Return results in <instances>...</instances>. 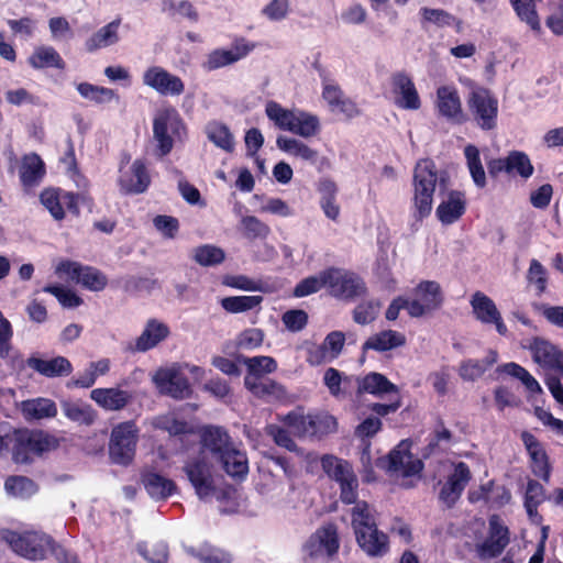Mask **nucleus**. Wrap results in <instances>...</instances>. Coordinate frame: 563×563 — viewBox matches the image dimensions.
<instances>
[{"instance_id":"2f4dec72","label":"nucleus","mask_w":563,"mask_h":563,"mask_svg":"<svg viewBox=\"0 0 563 563\" xmlns=\"http://www.w3.org/2000/svg\"><path fill=\"white\" fill-rule=\"evenodd\" d=\"M358 547L372 558L384 556L389 551L387 534L377 527L355 534Z\"/></svg>"},{"instance_id":"473e14b6","label":"nucleus","mask_w":563,"mask_h":563,"mask_svg":"<svg viewBox=\"0 0 563 563\" xmlns=\"http://www.w3.org/2000/svg\"><path fill=\"white\" fill-rule=\"evenodd\" d=\"M406 344V335L395 330H384L371 335L363 344L364 352L373 350L379 353L387 352Z\"/></svg>"},{"instance_id":"79ce46f5","label":"nucleus","mask_w":563,"mask_h":563,"mask_svg":"<svg viewBox=\"0 0 563 563\" xmlns=\"http://www.w3.org/2000/svg\"><path fill=\"white\" fill-rule=\"evenodd\" d=\"M244 385L254 396L260 398H282L286 394L280 384L268 378L245 376Z\"/></svg>"},{"instance_id":"0eeeda50","label":"nucleus","mask_w":563,"mask_h":563,"mask_svg":"<svg viewBox=\"0 0 563 563\" xmlns=\"http://www.w3.org/2000/svg\"><path fill=\"white\" fill-rule=\"evenodd\" d=\"M139 428L134 421H124L114 426L109 441V454L117 464H129L135 454Z\"/></svg>"},{"instance_id":"13d9d810","label":"nucleus","mask_w":563,"mask_h":563,"mask_svg":"<svg viewBox=\"0 0 563 563\" xmlns=\"http://www.w3.org/2000/svg\"><path fill=\"white\" fill-rule=\"evenodd\" d=\"M262 301V296H233L223 298L221 306L228 312L239 313L260 306Z\"/></svg>"},{"instance_id":"b1692460","label":"nucleus","mask_w":563,"mask_h":563,"mask_svg":"<svg viewBox=\"0 0 563 563\" xmlns=\"http://www.w3.org/2000/svg\"><path fill=\"white\" fill-rule=\"evenodd\" d=\"M435 109L449 121L462 123L464 114L459 91L454 85H441L435 93Z\"/></svg>"},{"instance_id":"603ef678","label":"nucleus","mask_w":563,"mask_h":563,"mask_svg":"<svg viewBox=\"0 0 563 563\" xmlns=\"http://www.w3.org/2000/svg\"><path fill=\"white\" fill-rule=\"evenodd\" d=\"M497 371L519 379L530 393L541 391V386L537 379L526 368L517 363L510 362L503 364L497 368Z\"/></svg>"},{"instance_id":"5fc2aeb1","label":"nucleus","mask_w":563,"mask_h":563,"mask_svg":"<svg viewBox=\"0 0 563 563\" xmlns=\"http://www.w3.org/2000/svg\"><path fill=\"white\" fill-rule=\"evenodd\" d=\"M243 363L247 367L246 376H253V378H263V375L274 373L277 369V363L271 356L245 357Z\"/></svg>"},{"instance_id":"6ab92c4d","label":"nucleus","mask_w":563,"mask_h":563,"mask_svg":"<svg viewBox=\"0 0 563 563\" xmlns=\"http://www.w3.org/2000/svg\"><path fill=\"white\" fill-rule=\"evenodd\" d=\"M533 361L545 371L563 376V353L550 341L543 338H533L528 345Z\"/></svg>"},{"instance_id":"69168bd1","label":"nucleus","mask_w":563,"mask_h":563,"mask_svg":"<svg viewBox=\"0 0 563 563\" xmlns=\"http://www.w3.org/2000/svg\"><path fill=\"white\" fill-rule=\"evenodd\" d=\"M544 500V489L536 481H529L525 497V507L530 518L537 515L538 506Z\"/></svg>"},{"instance_id":"39448f33","label":"nucleus","mask_w":563,"mask_h":563,"mask_svg":"<svg viewBox=\"0 0 563 563\" xmlns=\"http://www.w3.org/2000/svg\"><path fill=\"white\" fill-rule=\"evenodd\" d=\"M1 540L5 541L19 555L32 560H44L49 552L54 551V541L45 533L24 532L18 533L11 530L0 532Z\"/></svg>"},{"instance_id":"680f3d73","label":"nucleus","mask_w":563,"mask_h":563,"mask_svg":"<svg viewBox=\"0 0 563 563\" xmlns=\"http://www.w3.org/2000/svg\"><path fill=\"white\" fill-rule=\"evenodd\" d=\"M311 438L323 437L336 431V419L328 412L310 413Z\"/></svg>"},{"instance_id":"4be33fe9","label":"nucleus","mask_w":563,"mask_h":563,"mask_svg":"<svg viewBox=\"0 0 563 563\" xmlns=\"http://www.w3.org/2000/svg\"><path fill=\"white\" fill-rule=\"evenodd\" d=\"M252 48L253 46L243 40L236 41L230 48H216L206 55L201 63V68L205 71H213L232 65L244 58Z\"/></svg>"},{"instance_id":"e2e57ef3","label":"nucleus","mask_w":563,"mask_h":563,"mask_svg":"<svg viewBox=\"0 0 563 563\" xmlns=\"http://www.w3.org/2000/svg\"><path fill=\"white\" fill-rule=\"evenodd\" d=\"M78 284L91 291H101L106 288L108 279L97 268L84 266Z\"/></svg>"},{"instance_id":"8fccbe9b","label":"nucleus","mask_w":563,"mask_h":563,"mask_svg":"<svg viewBox=\"0 0 563 563\" xmlns=\"http://www.w3.org/2000/svg\"><path fill=\"white\" fill-rule=\"evenodd\" d=\"M327 279L328 268L319 272L316 275L308 276L296 285L294 289V296L297 298H302L316 294L323 288H327Z\"/></svg>"},{"instance_id":"052dcab7","label":"nucleus","mask_w":563,"mask_h":563,"mask_svg":"<svg viewBox=\"0 0 563 563\" xmlns=\"http://www.w3.org/2000/svg\"><path fill=\"white\" fill-rule=\"evenodd\" d=\"M192 257L201 266H212L223 262L224 252L218 246L206 244L194 249Z\"/></svg>"},{"instance_id":"bf43d9fd","label":"nucleus","mask_w":563,"mask_h":563,"mask_svg":"<svg viewBox=\"0 0 563 563\" xmlns=\"http://www.w3.org/2000/svg\"><path fill=\"white\" fill-rule=\"evenodd\" d=\"M283 422L289 427L299 438H311L310 413L296 410L283 418Z\"/></svg>"},{"instance_id":"f3484780","label":"nucleus","mask_w":563,"mask_h":563,"mask_svg":"<svg viewBox=\"0 0 563 563\" xmlns=\"http://www.w3.org/2000/svg\"><path fill=\"white\" fill-rule=\"evenodd\" d=\"M338 529L334 525H325L312 533L302 547V552L310 559H323L335 554L339 550Z\"/></svg>"},{"instance_id":"58836bf2","label":"nucleus","mask_w":563,"mask_h":563,"mask_svg":"<svg viewBox=\"0 0 563 563\" xmlns=\"http://www.w3.org/2000/svg\"><path fill=\"white\" fill-rule=\"evenodd\" d=\"M498 360L496 351H489L483 360L468 358L463 361L459 367L462 379L474 382L482 377Z\"/></svg>"},{"instance_id":"6e6552de","label":"nucleus","mask_w":563,"mask_h":563,"mask_svg":"<svg viewBox=\"0 0 563 563\" xmlns=\"http://www.w3.org/2000/svg\"><path fill=\"white\" fill-rule=\"evenodd\" d=\"M213 462L214 460L208 455L198 453L190 457L184 466V471L200 499L214 494Z\"/></svg>"},{"instance_id":"c03bdc74","label":"nucleus","mask_w":563,"mask_h":563,"mask_svg":"<svg viewBox=\"0 0 563 563\" xmlns=\"http://www.w3.org/2000/svg\"><path fill=\"white\" fill-rule=\"evenodd\" d=\"M45 174L44 163L36 154L25 155L20 168V179L25 187H33L40 183Z\"/></svg>"},{"instance_id":"4468645a","label":"nucleus","mask_w":563,"mask_h":563,"mask_svg":"<svg viewBox=\"0 0 563 563\" xmlns=\"http://www.w3.org/2000/svg\"><path fill=\"white\" fill-rule=\"evenodd\" d=\"M142 82L159 96L178 97L185 91L183 79L162 66L153 65L142 74Z\"/></svg>"},{"instance_id":"6e6d98bb","label":"nucleus","mask_w":563,"mask_h":563,"mask_svg":"<svg viewBox=\"0 0 563 563\" xmlns=\"http://www.w3.org/2000/svg\"><path fill=\"white\" fill-rule=\"evenodd\" d=\"M540 0H510L520 20L526 22L533 31H540L541 29L536 11V4Z\"/></svg>"},{"instance_id":"1a4fd4ad","label":"nucleus","mask_w":563,"mask_h":563,"mask_svg":"<svg viewBox=\"0 0 563 563\" xmlns=\"http://www.w3.org/2000/svg\"><path fill=\"white\" fill-rule=\"evenodd\" d=\"M508 543V528L498 516L493 515L488 521L487 534L475 540L474 551L479 560L488 561L499 556Z\"/></svg>"},{"instance_id":"f8f14e48","label":"nucleus","mask_w":563,"mask_h":563,"mask_svg":"<svg viewBox=\"0 0 563 563\" xmlns=\"http://www.w3.org/2000/svg\"><path fill=\"white\" fill-rule=\"evenodd\" d=\"M327 289L339 299H353L365 292V284L356 274L338 268H328Z\"/></svg>"},{"instance_id":"0e129e2a","label":"nucleus","mask_w":563,"mask_h":563,"mask_svg":"<svg viewBox=\"0 0 563 563\" xmlns=\"http://www.w3.org/2000/svg\"><path fill=\"white\" fill-rule=\"evenodd\" d=\"M241 227L243 235L249 240L265 239L271 232L268 225L253 216L243 217Z\"/></svg>"},{"instance_id":"7c9ffc66","label":"nucleus","mask_w":563,"mask_h":563,"mask_svg":"<svg viewBox=\"0 0 563 563\" xmlns=\"http://www.w3.org/2000/svg\"><path fill=\"white\" fill-rule=\"evenodd\" d=\"M276 146L288 156L300 159L305 163L314 165L319 161V152L299 139L278 135L276 139Z\"/></svg>"},{"instance_id":"a878e982","label":"nucleus","mask_w":563,"mask_h":563,"mask_svg":"<svg viewBox=\"0 0 563 563\" xmlns=\"http://www.w3.org/2000/svg\"><path fill=\"white\" fill-rule=\"evenodd\" d=\"M395 104L400 109L416 111L421 107V99L412 79L404 73L393 77Z\"/></svg>"},{"instance_id":"2eb2a0df","label":"nucleus","mask_w":563,"mask_h":563,"mask_svg":"<svg viewBox=\"0 0 563 563\" xmlns=\"http://www.w3.org/2000/svg\"><path fill=\"white\" fill-rule=\"evenodd\" d=\"M467 106L476 124L483 130L496 126L498 101L486 89H475L471 92Z\"/></svg>"},{"instance_id":"c9c22d12","label":"nucleus","mask_w":563,"mask_h":563,"mask_svg":"<svg viewBox=\"0 0 563 563\" xmlns=\"http://www.w3.org/2000/svg\"><path fill=\"white\" fill-rule=\"evenodd\" d=\"M145 490L155 500H164L176 492V484L157 473L146 472L142 475Z\"/></svg>"},{"instance_id":"de8ad7c7","label":"nucleus","mask_w":563,"mask_h":563,"mask_svg":"<svg viewBox=\"0 0 563 563\" xmlns=\"http://www.w3.org/2000/svg\"><path fill=\"white\" fill-rule=\"evenodd\" d=\"M206 134L208 140L212 142L217 147L225 152L233 151L234 137L225 124L217 121L210 122L206 126Z\"/></svg>"},{"instance_id":"aec40b11","label":"nucleus","mask_w":563,"mask_h":563,"mask_svg":"<svg viewBox=\"0 0 563 563\" xmlns=\"http://www.w3.org/2000/svg\"><path fill=\"white\" fill-rule=\"evenodd\" d=\"M471 477V471L465 463L453 464L452 471L448 474L445 481L441 483L439 499L445 506L452 507L460 499Z\"/></svg>"},{"instance_id":"ea45409f","label":"nucleus","mask_w":563,"mask_h":563,"mask_svg":"<svg viewBox=\"0 0 563 563\" xmlns=\"http://www.w3.org/2000/svg\"><path fill=\"white\" fill-rule=\"evenodd\" d=\"M20 408L26 420H41L53 418L57 415L55 402L43 397L24 400L21 402Z\"/></svg>"},{"instance_id":"9d476101","label":"nucleus","mask_w":563,"mask_h":563,"mask_svg":"<svg viewBox=\"0 0 563 563\" xmlns=\"http://www.w3.org/2000/svg\"><path fill=\"white\" fill-rule=\"evenodd\" d=\"M443 291L438 282L422 280L412 290V299L408 303V314L420 318L439 309L443 303Z\"/></svg>"},{"instance_id":"5701e85b","label":"nucleus","mask_w":563,"mask_h":563,"mask_svg":"<svg viewBox=\"0 0 563 563\" xmlns=\"http://www.w3.org/2000/svg\"><path fill=\"white\" fill-rule=\"evenodd\" d=\"M466 211V198L462 191L444 190L440 195V202L435 216L443 225H451L459 221Z\"/></svg>"},{"instance_id":"4c0bfd02","label":"nucleus","mask_w":563,"mask_h":563,"mask_svg":"<svg viewBox=\"0 0 563 563\" xmlns=\"http://www.w3.org/2000/svg\"><path fill=\"white\" fill-rule=\"evenodd\" d=\"M60 407L64 416L76 423L91 426L97 419L92 406L81 400H62Z\"/></svg>"},{"instance_id":"864d4df0","label":"nucleus","mask_w":563,"mask_h":563,"mask_svg":"<svg viewBox=\"0 0 563 563\" xmlns=\"http://www.w3.org/2000/svg\"><path fill=\"white\" fill-rule=\"evenodd\" d=\"M4 489L8 495L16 498H29L37 490L36 485L24 476H10L5 479Z\"/></svg>"},{"instance_id":"72a5a7b5","label":"nucleus","mask_w":563,"mask_h":563,"mask_svg":"<svg viewBox=\"0 0 563 563\" xmlns=\"http://www.w3.org/2000/svg\"><path fill=\"white\" fill-rule=\"evenodd\" d=\"M523 444L529 452L530 459L532 461V471L533 473L541 477L544 481H549L550 477V467L548 463V457L542 449L541 444L538 440L530 433L523 432L522 435Z\"/></svg>"},{"instance_id":"f03ea898","label":"nucleus","mask_w":563,"mask_h":563,"mask_svg":"<svg viewBox=\"0 0 563 563\" xmlns=\"http://www.w3.org/2000/svg\"><path fill=\"white\" fill-rule=\"evenodd\" d=\"M448 188V178L437 169L433 162L423 159L415 168L413 207L419 219L428 217L432 210L433 194L441 195Z\"/></svg>"},{"instance_id":"a211bd4d","label":"nucleus","mask_w":563,"mask_h":563,"mask_svg":"<svg viewBox=\"0 0 563 563\" xmlns=\"http://www.w3.org/2000/svg\"><path fill=\"white\" fill-rule=\"evenodd\" d=\"M470 305L477 321L486 325L493 324L498 334L503 336L507 335V325L492 298L482 291H475L470 299Z\"/></svg>"},{"instance_id":"7ed1b4c3","label":"nucleus","mask_w":563,"mask_h":563,"mask_svg":"<svg viewBox=\"0 0 563 563\" xmlns=\"http://www.w3.org/2000/svg\"><path fill=\"white\" fill-rule=\"evenodd\" d=\"M265 114L279 130L302 139L314 137L321 129L320 120L316 114L297 108L287 109L276 101L266 103Z\"/></svg>"},{"instance_id":"f257e3e1","label":"nucleus","mask_w":563,"mask_h":563,"mask_svg":"<svg viewBox=\"0 0 563 563\" xmlns=\"http://www.w3.org/2000/svg\"><path fill=\"white\" fill-rule=\"evenodd\" d=\"M49 439L42 432L14 429L9 422L0 421V456L12 454L15 463L24 464L33 455L48 450Z\"/></svg>"},{"instance_id":"e433bc0d","label":"nucleus","mask_w":563,"mask_h":563,"mask_svg":"<svg viewBox=\"0 0 563 563\" xmlns=\"http://www.w3.org/2000/svg\"><path fill=\"white\" fill-rule=\"evenodd\" d=\"M27 365L46 377L66 376L73 371L70 362L64 356L51 360L31 357L27 360Z\"/></svg>"},{"instance_id":"ddd939ff","label":"nucleus","mask_w":563,"mask_h":563,"mask_svg":"<svg viewBox=\"0 0 563 563\" xmlns=\"http://www.w3.org/2000/svg\"><path fill=\"white\" fill-rule=\"evenodd\" d=\"M409 443L401 441L385 459H379L377 465L397 476H413L422 470V462L409 451Z\"/></svg>"},{"instance_id":"09e8293b","label":"nucleus","mask_w":563,"mask_h":563,"mask_svg":"<svg viewBox=\"0 0 563 563\" xmlns=\"http://www.w3.org/2000/svg\"><path fill=\"white\" fill-rule=\"evenodd\" d=\"M187 552L202 563H231V556L208 543L190 547Z\"/></svg>"},{"instance_id":"20e7f679","label":"nucleus","mask_w":563,"mask_h":563,"mask_svg":"<svg viewBox=\"0 0 563 563\" xmlns=\"http://www.w3.org/2000/svg\"><path fill=\"white\" fill-rule=\"evenodd\" d=\"M184 134L185 124L176 109L169 107L156 113L153 120V137L158 156L167 155Z\"/></svg>"},{"instance_id":"a19ab883","label":"nucleus","mask_w":563,"mask_h":563,"mask_svg":"<svg viewBox=\"0 0 563 563\" xmlns=\"http://www.w3.org/2000/svg\"><path fill=\"white\" fill-rule=\"evenodd\" d=\"M119 27L120 20H114L100 27L85 42L86 49L88 52H95L117 44L120 40Z\"/></svg>"},{"instance_id":"dca6fc26","label":"nucleus","mask_w":563,"mask_h":563,"mask_svg":"<svg viewBox=\"0 0 563 563\" xmlns=\"http://www.w3.org/2000/svg\"><path fill=\"white\" fill-rule=\"evenodd\" d=\"M488 173L495 177L500 173H506L512 177L529 179L534 172V167L529 156L521 151H511L505 157L494 158L487 163Z\"/></svg>"},{"instance_id":"a18cd8bd","label":"nucleus","mask_w":563,"mask_h":563,"mask_svg":"<svg viewBox=\"0 0 563 563\" xmlns=\"http://www.w3.org/2000/svg\"><path fill=\"white\" fill-rule=\"evenodd\" d=\"M219 461H221L228 475L233 478L243 479L249 473L246 454L234 446L227 451Z\"/></svg>"},{"instance_id":"338daca9","label":"nucleus","mask_w":563,"mask_h":563,"mask_svg":"<svg viewBox=\"0 0 563 563\" xmlns=\"http://www.w3.org/2000/svg\"><path fill=\"white\" fill-rule=\"evenodd\" d=\"M380 303L375 300L364 301L357 305L353 311V320L358 324H368L378 316Z\"/></svg>"},{"instance_id":"37998d69","label":"nucleus","mask_w":563,"mask_h":563,"mask_svg":"<svg viewBox=\"0 0 563 563\" xmlns=\"http://www.w3.org/2000/svg\"><path fill=\"white\" fill-rule=\"evenodd\" d=\"M351 510L352 528L354 533L357 534L363 531H368L377 527L375 510L366 501H355Z\"/></svg>"},{"instance_id":"cd10ccee","label":"nucleus","mask_w":563,"mask_h":563,"mask_svg":"<svg viewBox=\"0 0 563 563\" xmlns=\"http://www.w3.org/2000/svg\"><path fill=\"white\" fill-rule=\"evenodd\" d=\"M170 334L169 327L157 319L146 321L141 334L135 339L132 351L145 353L155 349L164 342Z\"/></svg>"},{"instance_id":"f704fd0d","label":"nucleus","mask_w":563,"mask_h":563,"mask_svg":"<svg viewBox=\"0 0 563 563\" xmlns=\"http://www.w3.org/2000/svg\"><path fill=\"white\" fill-rule=\"evenodd\" d=\"M357 393H367L376 397H383L386 394H397L398 388L383 374L372 372L357 379Z\"/></svg>"},{"instance_id":"3c124183","label":"nucleus","mask_w":563,"mask_h":563,"mask_svg":"<svg viewBox=\"0 0 563 563\" xmlns=\"http://www.w3.org/2000/svg\"><path fill=\"white\" fill-rule=\"evenodd\" d=\"M464 155L466 158V164L470 170V174L475 183V185L479 188L485 187L486 185V175L484 167L481 162L479 151L475 145L468 144L464 148Z\"/></svg>"},{"instance_id":"423d86ee","label":"nucleus","mask_w":563,"mask_h":563,"mask_svg":"<svg viewBox=\"0 0 563 563\" xmlns=\"http://www.w3.org/2000/svg\"><path fill=\"white\" fill-rule=\"evenodd\" d=\"M152 383L159 394L175 399H186L192 394L191 386L184 375V366L180 363L158 367L152 374Z\"/></svg>"},{"instance_id":"393cba45","label":"nucleus","mask_w":563,"mask_h":563,"mask_svg":"<svg viewBox=\"0 0 563 563\" xmlns=\"http://www.w3.org/2000/svg\"><path fill=\"white\" fill-rule=\"evenodd\" d=\"M150 181V175L142 161L136 159L130 165H121L119 185L123 191L133 194L144 192Z\"/></svg>"},{"instance_id":"9b49d317","label":"nucleus","mask_w":563,"mask_h":563,"mask_svg":"<svg viewBox=\"0 0 563 563\" xmlns=\"http://www.w3.org/2000/svg\"><path fill=\"white\" fill-rule=\"evenodd\" d=\"M321 465L327 475L340 484L341 500L345 504L357 499V479L349 462L333 455H324Z\"/></svg>"},{"instance_id":"c85d7f7f","label":"nucleus","mask_w":563,"mask_h":563,"mask_svg":"<svg viewBox=\"0 0 563 563\" xmlns=\"http://www.w3.org/2000/svg\"><path fill=\"white\" fill-rule=\"evenodd\" d=\"M40 200L55 220L64 219V208H67L75 213L78 212L77 199L71 192L49 188L42 191Z\"/></svg>"},{"instance_id":"bb28decb","label":"nucleus","mask_w":563,"mask_h":563,"mask_svg":"<svg viewBox=\"0 0 563 563\" xmlns=\"http://www.w3.org/2000/svg\"><path fill=\"white\" fill-rule=\"evenodd\" d=\"M232 446L227 431L219 427H209L202 431L201 448L198 453L219 461Z\"/></svg>"},{"instance_id":"c756f323","label":"nucleus","mask_w":563,"mask_h":563,"mask_svg":"<svg viewBox=\"0 0 563 563\" xmlns=\"http://www.w3.org/2000/svg\"><path fill=\"white\" fill-rule=\"evenodd\" d=\"M90 399L103 410L120 411L132 401V394L118 387L96 388L90 391Z\"/></svg>"},{"instance_id":"774afa93","label":"nucleus","mask_w":563,"mask_h":563,"mask_svg":"<svg viewBox=\"0 0 563 563\" xmlns=\"http://www.w3.org/2000/svg\"><path fill=\"white\" fill-rule=\"evenodd\" d=\"M152 424L154 428L164 430L172 435L184 433L187 430L186 422L176 419L172 413L155 417Z\"/></svg>"},{"instance_id":"412c9836","label":"nucleus","mask_w":563,"mask_h":563,"mask_svg":"<svg viewBox=\"0 0 563 563\" xmlns=\"http://www.w3.org/2000/svg\"><path fill=\"white\" fill-rule=\"evenodd\" d=\"M345 335L341 331L330 332L321 344H311L307 349V362L313 366L332 362L342 352Z\"/></svg>"},{"instance_id":"4d7b16f0","label":"nucleus","mask_w":563,"mask_h":563,"mask_svg":"<svg viewBox=\"0 0 563 563\" xmlns=\"http://www.w3.org/2000/svg\"><path fill=\"white\" fill-rule=\"evenodd\" d=\"M76 88L82 98L96 103L110 102L117 98L114 90L106 87L95 86L89 82H80Z\"/></svg>"},{"instance_id":"49530a36","label":"nucleus","mask_w":563,"mask_h":563,"mask_svg":"<svg viewBox=\"0 0 563 563\" xmlns=\"http://www.w3.org/2000/svg\"><path fill=\"white\" fill-rule=\"evenodd\" d=\"M29 64L35 69L54 67L63 69L65 63L58 52L52 46H38L29 57Z\"/></svg>"}]
</instances>
